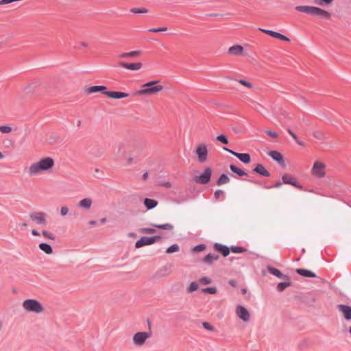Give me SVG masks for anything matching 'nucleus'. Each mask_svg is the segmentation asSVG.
<instances>
[{
    "label": "nucleus",
    "instance_id": "36",
    "mask_svg": "<svg viewBox=\"0 0 351 351\" xmlns=\"http://www.w3.org/2000/svg\"><path fill=\"white\" fill-rule=\"evenodd\" d=\"M230 169H231V171L232 172H234L235 173H237L240 176L246 175V173L244 171H243L242 169L238 168L235 165H231L230 166Z\"/></svg>",
    "mask_w": 351,
    "mask_h": 351
},
{
    "label": "nucleus",
    "instance_id": "1",
    "mask_svg": "<svg viewBox=\"0 0 351 351\" xmlns=\"http://www.w3.org/2000/svg\"><path fill=\"white\" fill-rule=\"evenodd\" d=\"M55 160L50 156L43 157L35 162L32 163L28 169L31 176H36L43 173H51L54 167Z\"/></svg>",
    "mask_w": 351,
    "mask_h": 351
},
{
    "label": "nucleus",
    "instance_id": "5",
    "mask_svg": "<svg viewBox=\"0 0 351 351\" xmlns=\"http://www.w3.org/2000/svg\"><path fill=\"white\" fill-rule=\"evenodd\" d=\"M194 153L197 157V160L201 164L205 163L208 158V146L204 143H198L195 149Z\"/></svg>",
    "mask_w": 351,
    "mask_h": 351
},
{
    "label": "nucleus",
    "instance_id": "19",
    "mask_svg": "<svg viewBox=\"0 0 351 351\" xmlns=\"http://www.w3.org/2000/svg\"><path fill=\"white\" fill-rule=\"evenodd\" d=\"M283 183L293 185L297 188H301V186L298 183L297 180L293 176L289 174H284L282 177Z\"/></svg>",
    "mask_w": 351,
    "mask_h": 351
},
{
    "label": "nucleus",
    "instance_id": "35",
    "mask_svg": "<svg viewBox=\"0 0 351 351\" xmlns=\"http://www.w3.org/2000/svg\"><path fill=\"white\" fill-rule=\"evenodd\" d=\"M198 285L195 282H192L189 284V285L186 287V291L189 293H193L198 289Z\"/></svg>",
    "mask_w": 351,
    "mask_h": 351
},
{
    "label": "nucleus",
    "instance_id": "3",
    "mask_svg": "<svg viewBox=\"0 0 351 351\" xmlns=\"http://www.w3.org/2000/svg\"><path fill=\"white\" fill-rule=\"evenodd\" d=\"M85 92L88 94H92L97 92H101L104 95H106L111 99H122L129 97V94L118 91H108L107 87L105 86H92L85 88Z\"/></svg>",
    "mask_w": 351,
    "mask_h": 351
},
{
    "label": "nucleus",
    "instance_id": "7",
    "mask_svg": "<svg viewBox=\"0 0 351 351\" xmlns=\"http://www.w3.org/2000/svg\"><path fill=\"white\" fill-rule=\"evenodd\" d=\"M326 165L321 160L314 162L311 170V175L318 179L323 178L326 176Z\"/></svg>",
    "mask_w": 351,
    "mask_h": 351
},
{
    "label": "nucleus",
    "instance_id": "18",
    "mask_svg": "<svg viewBox=\"0 0 351 351\" xmlns=\"http://www.w3.org/2000/svg\"><path fill=\"white\" fill-rule=\"evenodd\" d=\"M337 308L346 319L351 320V306L339 304Z\"/></svg>",
    "mask_w": 351,
    "mask_h": 351
},
{
    "label": "nucleus",
    "instance_id": "21",
    "mask_svg": "<svg viewBox=\"0 0 351 351\" xmlns=\"http://www.w3.org/2000/svg\"><path fill=\"white\" fill-rule=\"evenodd\" d=\"M141 54V51H132L130 52H124L119 55L121 59H132L140 56Z\"/></svg>",
    "mask_w": 351,
    "mask_h": 351
},
{
    "label": "nucleus",
    "instance_id": "4",
    "mask_svg": "<svg viewBox=\"0 0 351 351\" xmlns=\"http://www.w3.org/2000/svg\"><path fill=\"white\" fill-rule=\"evenodd\" d=\"M23 308L27 313L40 314L44 312L43 305L35 299H27L22 303Z\"/></svg>",
    "mask_w": 351,
    "mask_h": 351
},
{
    "label": "nucleus",
    "instance_id": "60",
    "mask_svg": "<svg viewBox=\"0 0 351 351\" xmlns=\"http://www.w3.org/2000/svg\"><path fill=\"white\" fill-rule=\"evenodd\" d=\"M162 186H164L166 188H171V184L169 182H167L162 184Z\"/></svg>",
    "mask_w": 351,
    "mask_h": 351
},
{
    "label": "nucleus",
    "instance_id": "47",
    "mask_svg": "<svg viewBox=\"0 0 351 351\" xmlns=\"http://www.w3.org/2000/svg\"><path fill=\"white\" fill-rule=\"evenodd\" d=\"M217 140L223 144L226 145L228 143V140L227 137L223 134L217 136Z\"/></svg>",
    "mask_w": 351,
    "mask_h": 351
},
{
    "label": "nucleus",
    "instance_id": "34",
    "mask_svg": "<svg viewBox=\"0 0 351 351\" xmlns=\"http://www.w3.org/2000/svg\"><path fill=\"white\" fill-rule=\"evenodd\" d=\"M268 270L270 274L277 276L278 278H282L284 277L283 274L281 273L280 270L274 267H269Z\"/></svg>",
    "mask_w": 351,
    "mask_h": 351
},
{
    "label": "nucleus",
    "instance_id": "37",
    "mask_svg": "<svg viewBox=\"0 0 351 351\" xmlns=\"http://www.w3.org/2000/svg\"><path fill=\"white\" fill-rule=\"evenodd\" d=\"M124 165L130 166L134 163V158L131 154H128L124 156Z\"/></svg>",
    "mask_w": 351,
    "mask_h": 351
},
{
    "label": "nucleus",
    "instance_id": "42",
    "mask_svg": "<svg viewBox=\"0 0 351 351\" xmlns=\"http://www.w3.org/2000/svg\"><path fill=\"white\" fill-rule=\"evenodd\" d=\"M199 282L202 284V285H209V284H211L212 283V280L211 278H208V277H202V278H200L199 279Z\"/></svg>",
    "mask_w": 351,
    "mask_h": 351
},
{
    "label": "nucleus",
    "instance_id": "48",
    "mask_svg": "<svg viewBox=\"0 0 351 351\" xmlns=\"http://www.w3.org/2000/svg\"><path fill=\"white\" fill-rule=\"evenodd\" d=\"M258 112H263V111H266L267 109L265 107L262 105L260 103H256L255 104V108H254Z\"/></svg>",
    "mask_w": 351,
    "mask_h": 351
},
{
    "label": "nucleus",
    "instance_id": "57",
    "mask_svg": "<svg viewBox=\"0 0 351 351\" xmlns=\"http://www.w3.org/2000/svg\"><path fill=\"white\" fill-rule=\"evenodd\" d=\"M229 284L233 287H236L237 285V282L235 280H230Z\"/></svg>",
    "mask_w": 351,
    "mask_h": 351
},
{
    "label": "nucleus",
    "instance_id": "26",
    "mask_svg": "<svg viewBox=\"0 0 351 351\" xmlns=\"http://www.w3.org/2000/svg\"><path fill=\"white\" fill-rule=\"evenodd\" d=\"M219 258V256L217 254H208L205 256L203 261L208 265H211L214 261H217Z\"/></svg>",
    "mask_w": 351,
    "mask_h": 351
},
{
    "label": "nucleus",
    "instance_id": "40",
    "mask_svg": "<svg viewBox=\"0 0 351 351\" xmlns=\"http://www.w3.org/2000/svg\"><path fill=\"white\" fill-rule=\"evenodd\" d=\"M178 250H179L178 245H176V244H174V245H172L171 246H170L169 247H168L167 249L166 252L168 253V254H171V253H173V252H176Z\"/></svg>",
    "mask_w": 351,
    "mask_h": 351
},
{
    "label": "nucleus",
    "instance_id": "8",
    "mask_svg": "<svg viewBox=\"0 0 351 351\" xmlns=\"http://www.w3.org/2000/svg\"><path fill=\"white\" fill-rule=\"evenodd\" d=\"M212 173V169L210 167H207L201 175L194 177V181L198 184H206L210 182Z\"/></svg>",
    "mask_w": 351,
    "mask_h": 351
},
{
    "label": "nucleus",
    "instance_id": "50",
    "mask_svg": "<svg viewBox=\"0 0 351 351\" xmlns=\"http://www.w3.org/2000/svg\"><path fill=\"white\" fill-rule=\"evenodd\" d=\"M167 30V27H159V28L149 29L148 31L150 32H166Z\"/></svg>",
    "mask_w": 351,
    "mask_h": 351
},
{
    "label": "nucleus",
    "instance_id": "49",
    "mask_svg": "<svg viewBox=\"0 0 351 351\" xmlns=\"http://www.w3.org/2000/svg\"><path fill=\"white\" fill-rule=\"evenodd\" d=\"M131 12L136 14H141L147 12V10L145 8H132Z\"/></svg>",
    "mask_w": 351,
    "mask_h": 351
},
{
    "label": "nucleus",
    "instance_id": "10",
    "mask_svg": "<svg viewBox=\"0 0 351 351\" xmlns=\"http://www.w3.org/2000/svg\"><path fill=\"white\" fill-rule=\"evenodd\" d=\"M160 237L159 236L153 237H143L140 240L136 242L135 247L136 248H140L145 245H150L160 240Z\"/></svg>",
    "mask_w": 351,
    "mask_h": 351
},
{
    "label": "nucleus",
    "instance_id": "45",
    "mask_svg": "<svg viewBox=\"0 0 351 351\" xmlns=\"http://www.w3.org/2000/svg\"><path fill=\"white\" fill-rule=\"evenodd\" d=\"M333 0H314L315 3L319 5H328Z\"/></svg>",
    "mask_w": 351,
    "mask_h": 351
},
{
    "label": "nucleus",
    "instance_id": "23",
    "mask_svg": "<svg viewBox=\"0 0 351 351\" xmlns=\"http://www.w3.org/2000/svg\"><path fill=\"white\" fill-rule=\"evenodd\" d=\"M254 171L265 177L270 176L269 172L261 164H258L254 169Z\"/></svg>",
    "mask_w": 351,
    "mask_h": 351
},
{
    "label": "nucleus",
    "instance_id": "12",
    "mask_svg": "<svg viewBox=\"0 0 351 351\" xmlns=\"http://www.w3.org/2000/svg\"><path fill=\"white\" fill-rule=\"evenodd\" d=\"M310 14L317 16L322 19H329L330 18V14L328 12L314 6L311 7Z\"/></svg>",
    "mask_w": 351,
    "mask_h": 351
},
{
    "label": "nucleus",
    "instance_id": "64",
    "mask_svg": "<svg viewBox=\"0 0 351 351\" xmlns=\"http://www.w3.org/2000/svg\"><path fill=\"white\" fill-rule=\"evenodd\" d=\"M5 158V155L0 151V160H3Z\"/></svg>",
    "mask_w": 351,
    "mask_h": 351
},
{
    "label": "nucleus",
    "instance_id": "29",
    "mask_svg": "<svg viewBox=\"0 0 351 351\" xmlns=\"http://www.w3.org/2000/svg\"><path fill=\"white\" fill-rule=\"evenodd\" d=\"M41 234L47 239L51 240V241H55L56 236L50 231H48L47 230H43L41 232Z\"/></svg>",
    "mask_w": 351,
    "mask_h": 351
},
{
    "label": "nucleus",
    "instance_id": "59",
    "mask_svg": "<svg viewBox=\"0 0 351 351\" xmlns=\"http://www.w3.org/2000/svg\"><path fill=\"white\" fill-rule=\"evenodd\" d=\"M32 235L34 236H40L41 233H40L39 232H38L35 229H33L32 230Z\"/></svg>",
    "mask_w": 351,
    "mask_h": 351
},
{
    "label": "nucleus",
    "instance_id": "53",
    "mask_svg": "<svg viewBox=\"0 0 351 351\" xmlns=\"http://www.w3.org/2000/svg\"><path fill=\"white\" fill-rule=\"evenodd\" d=\"M265 133L269 136L271 138H277L278 137V134L277 132H274V131H272V130H266L265 131Z\"/></svg>",
    "mask_w": 351,
    "mask_h": 351
},
{
    "label": "nucleus",
    "instance_id": "56",
    "mask_svg": "<svg viewBox=\"0 0 351 351\" xmlns=\"http://www.w3.org/2000/svg\"><path fill=\"white\" fill-rule=\"evenodd\" d=\"M203 326L205 328L208 329V330H212L213 329V326H211L207 322H204L203 324Z\"/></svg>",
    "mask_w": 351,
    "mask_h": 351
},
{
    "label": "nucleus",
    "instance_id": "62",
    "mask_svg": "<svg viewBox=\"0 0 351 351\" xmlns=\"http://www.w3.org/2000/svg\"><path fill=\"white\" fill-rule=\"evenodd\" d=\"M281 185H282V183H281L280 182H277L275 184L274 186H275V187H276V188H278V187H280Z\"/></svg>",
    "mask_w": 351,
    "mask_h": 351
},
{
    "label": "nucleus",
    "instance_id": "30",
    "mask_svg": "<svg viewBox=\"0 0 351 351\" xmlns=\"http://www.w3.org/2000/svg\"><path fill=\"white\" fill-rule=\"evenodd\" d=\"M230 182V178L226 175L222 174L217 182L218 186L227 184Z\"/></svg>",
    "mask_w": 351,
    "mask_h": 351
},
{
    "label": "nucleus",
    "instance_id": "51",
    "mask_svg": "<svg viewBox=\"0 0 351 351\" xmlns=\"http://www.w3.org/2000/svg\"><path fill=\"white\" fill-rule=\"evenodd\" d=\"M156 232L155 229L153 228H144L141 229V232L144 234H153Z\"/></svg>",
    "mask_w": 351,
    "mask_h": 351
},
{
    "label": "nucleus",
    "instance_id": "46",
    "mask_svg": "<svg viewBox=\"0 0 351 351\" xmlns=\"http://www.w3.org/2000/svg\"><path fill=\"white\" fill-rule=\"evenodd\" d=\"M290 285L289 283L288 282H280L278 285L277 286V289L279 291H282L283 290H285L287 287H288Z\"/></svg>",
    "mask_w": 351,
    "mask_h": 351
},
{
    "label": "nucleus",
    "instance_id": "27",
    "mask_svg": "<svg viewBox=\"0 0 351 351\" xmlns=\"http://www.w3.org/2000/svg\"><path fill=\"white\" fill-rule=\"evenodd\" d=\"M38 247L40 250L47 254H51L53 253V249L51 246L46 243H40Z\"/></svg>",
    "mask_w": 351,
    "mask_h": 351
},
{
    "label": "nucleus",
    "instance_id": "15",
    "mask_svg": "<svg viewBox=\"0 0 351 351\" xmlns=\"http://www.w3.org/2000/svg\"><path fill=\"white\" fill-rule=\"evenodd\" d=\"M93 205V199L90 197H85L77 202V207L82 210L88 211Z\"/></svg>",
    "mask_w": 351,
    "mask_h": 351
},
{
    "label": "nucleus",
    "instance_id": "25",
    "mask_svg": "<svg viewBox=\"0 0 351 351\" xmlns=\"http://www.w3.org/2000/svg\"><path fill=\"white\" fill-rule=\"evenodd\" d=\"M297 273L300 276L308 277V278H315L316 275L311 271L304 269H298L296 270Z\"/></svg>",
    "mask_w": 351,
    "mask_h": 351
},
{
    "label": "nucleus",
    "instance_id": "61",
    "mask_svg": "<svg viewBox=\"0 0 351 351\" xmlns=\"http://www.w3.org/2000/svg\"><path fill=\"white\" fill-rule=\"evenodd\" d=\"M19 226H20L21 228H27V226H28V225H27V223H26L23 222V223H21L19 224Z\"/></svg>",
    "mask_w": 351,
    "mask_h": 351
},
{
    "label": "nucleus",
    "instance_id": "17",
    "mask_svg": "<svg viewBox=\"0 0 351 351\" xmlns=\"http://www.w3.org/2000/svg\"><path fill=\"white\" fill-rule=\"evenodd\" d=\"M268 155L275 161L278 162L282 167H285L286 165L282 155L277 151H271Z\"/></svg>",
    "mask_w": 351,
    "mask_h": 351
},
{
    "label": "nucleus",
    "instance_id": "54",
    "mask_svg": "<svg viewBox=\"0 0 351 351\" xmlns=\"http://www.w3.org/2000/svg\"><path fill=\"white\" fill-rule=\"evenodd\" d=\"M223 195V191L221 190H217L214 193V197L216 199H218L221 196Z\"/></svg>",
    "mask_w": 351,
    "mask_h": 351
},
{
    "label": "nucleus",
    "instance_id": "2",
    "mask_svg": "<svg viewBox=\"0 0 351 351\" xmlns=\"http://www.w3.org/2000/svg\"><path fill=\"white\" fill-rule=\"evenodd\" d=\"M158 80L149 81L143 84L141 88L136 91L134 95L136 96H151L156 95L163 90V86L159 84Z\"/></svg>",
    "mask_w": 351,
    "mask_h": 351
},
{
    "label": "nucleus",
    "instance_id": "38",
    "mask_svg": "<svg viewBox=\"0 0 351 351\" xmlns=\"http://www.w3.org/2000/svg\"><path fill=\"white\" fill-rule=\"evenodd\" d=\"M12 132V128L9 125H1L0 132L2 134H10Z\"/></svg>",
    "mask_w": 351,
    "mask_h": 351
},
{
    "label": "nucleus",
    "instance_id": "22",
    "mask_svg": "<svg viewBox=\"0 0 351 351\" xmlns=\"http://www.w3.org/2000/svg\"><path fill=\"white\" fill-rule=\"evenodd\" d=\"M214 249L222 254L224 256H227L230 254V248L219 243H215L214 245Z\"/></svg>",
    "mask_w": 351,
    "mask_h": 351
},
{
    "label": "nucleus",
    "instance_id": "33",
    "mask_svg": "<svg viewBox=\"0 0 351 351\" xmlns=\"http://www.w3.org/2000/svg\"><path fill=\"white\" fill-rule=\"evenodd\" d=\"M311 7L312 6H308V5H298V6L295 7V10L299 12H304V13L310 14Z\"/></svg>",
    "mask_w": 351,
    "mask_h": 351
},
{
    "label": "nucleus",
    "instance_id": "14",
    "mask_svg": "<svg viewBox=\"0 0 351 351\" xmlns=\"http://www.w3.org/2000/svg\"><path fill=\"white\" fill-rule=\"evenodd\" d=\"M119 66L131 71H138L143 67V64L140 62L133 63L120 62H119Z\"/></svg>",
    "mask_w": 351,
    "mask_h": 351
},
{
    "label": "nucleus",
    "instance_id": "16",
    "mask_svg": "<svg viewBox=\"0 0 351 351\" xmlns=\"http://www.w3.org/2000/svg\"><path fill=\"white\" fill-rule=\"evenodd\" d=\"M228 53L230 56H243L244 53V48L240 45H234L229 47Z\"/></svg>",
    "mask_w": 351,
    "mask_h": 351
},
{
    "label": "nucleus",
    "instance_id": "31",
    "mask_svg": "<svg viewBox=\"0 0 351 351\" xmlns=\"http://www.w3.org/2000/svg\"><path fill=\"white\" fill-rule=\"evenodd\" d=\"M153 226L158 228L159 229L166 230H172L173 229V226L171 223H165V224H154Z\"/></svg>",
    "mask_w": 351,
    "mask_h": 351
},
{
    "label": "nucleus",
    "instance_id": "44",
    "mask_svg": "<svg viewBox=\"0 0 351 351\" xmlns=\"http://www.w3.org/2000/svg\"><path fill=\"white\" fill-rule=\"evenodd\" d=\"M202 292L209 294H215L217 293V289L215 287H208L203 289Z\"/></svg>",
    "mask_w": 351,
    "mask_h": 351
},
{
    "label": "nucleus",
    "instance_id": "24",
    "mask_svg": "<svg viewBox=\"0 0 351 351\" xmlns=\"http://www.w3.org/2000/svg\"><path fill=\"white\" fill-rule=\"evenodd\" d=\"M158 202L153 199L145 198L144 199V205L147 210L152 209L158 205Z\"/></svg>",
    "mask_w": 351,
    "mask_h": 351
},
{
    "label": "nucleus",
    "instance_id": "58",
    "mask_svg": "<svg viewBox=\"0 0 351 351\" xmlns=\"http://www.w3.org/2000/svg\"><path fill=\"white\" fill-rule=\"evenodd\" d=\"M160 269L162 271H167V275H169L171 274V271H169V269L168 268L167 266H164Z\"/></svg>",
    "mask_w": 351,
    "mask_h": 351
},
{
    "label": "nucleus",
    "instance_id": "43",
    "mask_svg": "<svg viewBox=\"0 0 351 351\" xmlns=\"http://www.w3.org/2000/svg\"><path fill=\"white\" fill-rule=\"evenodd\" d=\"M69 209L66 206H62L60 208V213L62 217H65L69 214Z\"/></svg>",
    "mask_w": 351,
    "mask_h": 351
},
{
    "label": "nucleus",
    "instance_id": "13",
    "mask_svg": "<svg viewBox=\"0 0 351 351\" xmlns=\"http://www.w3.org/2000/svg\"><path fill=\"white\" fill-rule=\"evenodd\" d=\"M223 149L230 153L231 154L234 155V156L237 157L241 161L245 164H248L251 160V157L249 154L237 153L226 147H223Z\"/></svg>",
    "mask_w": 351,
    "mask_h": 351
},
{
    "label": "nucleus",
    "instance_id": "39",
    "mask_svg": "<svg viewBox=\"0 0 351 351\" xmlns=\"http://www.w3.org/2000/svg\"><path fill=\"white\" fill-rule=\"evenodd\" d=\"M238 82H239L240 84H241V85H243V86H245V87L248 88H250V89H251V88H254V85H253V84H252V83H251V82H248V81H246V80H238Z\"/></svg>",
    "mask_w": 351,
    "mask_h": 351
},
{
    "label": "nucleus",
    "instance_id": "52",
    "mask_svg": "<svg viewBox=\"0 0 351 351\" xmlns=\"http://www.w3.org/2000/svg\"><path fill=\"white\" fill-rule=\"evenodd\" d=\"M205 249H206L205 245L201 244V245H198L195 246L193 249V251L197 252H202V251L204 250Z\"/></svg>",
    "mask_w": 351,
    "mask_h": 351
},
{
    "label": "nucleus",
    "instance_id": "9",
    "mask_svg": "<svg viewBox=\"0 0 351 351\" xmlns=\"http://www.w3.org/2000/svg\"><path fill=\"white\" fill-rule=\"evenodd\" d=\"M235 313L237 317L244 322H249L250 320V313L248 310L242 305H237L235 308Z\"/></svg>",
    "mask_w": 351,
    "mask_h": 351
},
{
    "label": "nucleus",
    "instance_id": "28",
    "mask_svg": "<svg viewBox=\"0 0 351 351\" xmlns=\"http://www.w3.org/2000/svg\"><path fill=\"white\" fill-rule=\"evenodd\" d=\"M312 136L318 140H324L326 138L325 134L322 131L318 130H313L312 132Z\"/></svg>",
    "mask_w": 351,
    "mask_h": 351
},
{
    "label": "nucleus",
    "instance_id": "11",
    "mask_svg": "<svg viewBox=\"0 0 351 351\" xmlns=\"http://www.w3.org/2000/svg\"><path fill=\"white\" fill-rule=\"evenodd\" d=\"M30 217L38 225L45 226L47 224V215L43 212L35 213L31 215Z\"/></svg>",
    "mask_w": 351,
    "mask_h": 351
},
{
    "label": "nucleus",
    "instance_id": "55",
    "mask_svg": "<svg viewBox=\"0 0 351 351\" xmlns=\"http://www.w3.org/2000/svg\"><path fill=\"white\" fill-rule=\"evenodd\" d=\"M287 132H288V133H289V134L292 136V138H293L295 141H296V142H297L299 145H302L300 142H298L297 136H296V135H295V134H294V133H293V132L290 129L287 130Z\"/></svg>",
    "mask_w": 351,
    "mask_h": 351
},
{
    "label": "nucleus",
    "instance_id": "41",
    "mask_svg": "<svg viewBox=\"0 0 351 351\" xmlns=\"http://www.w3.org/2000/svg\"><path fill=\"white\" fill-rule=\"evenodd\" d=\"M232 251L233 253H242V252H244L246 251L245 249L241 247H238V246H232L230 249V251Z\"/></svg>",
    "mask_w": 351,
    "mask_h": 351
},
{
    "label": "nucleus",
    "instance_id": "32",
    "mask_svg": "<svg viewBox=\"0 0 351 351\" xmlns=\"http://www.w3.org/2000/svg\"><path fill=\"white\" fill-rule=\"evenodd\" d=\"M115 154L118 157L125 156L126 155V149L123 145H119Z\"/></svg>",
    "mask_w": 351,
    "mask_h": 351
},
{
    "label": "nucleus",
    "instance_id": "20",
    "mask_svg": "<svg viewBox=\"0 0 351 351\" xmlns=\"http://www.w3.org/2000/svg\"><path fill=\"white\" fill-rule=\"evenodd\" d=\"M260 31L272 36V37H274V38H278L280 40H284V41H287L289 42L290 40L289 38H287V36L278 33V32H274V31H271V30H267V29H261V28H259L258 29Z\"/></svg>",
    "mask_w": 351,
    "mask_h": 351
},
{
    "label": "nucleus",
    "instance_id": "63",
    "mask_svg": "<svg viewBox=\"0 0 351 351\" xmlns=\"http://www.w3.org/2000/svg\"><path fill=\"white\" fill-rule=\"evenodd\" d=\"M89 224L92 225V226H95V225L97 224V221H94V220H91V221H89Z\"/></svg>",
    "mask_w": 351,
    "mask_h": 351
},
{
    "label": "nucleus",
    "instance_id": "6",
    "mask_svg": "<svg viewBox=\"0 0 351 351\" xmlns=\"http://www.w3.org/2000/svg\"><path fill=\"white\" fill-rule=\"evenodd\" d=\"M152 337L151 332L139 331L132 336V343L135 347L141 348L144 346L147 341Z\"/></svg>",
    "mask_w": 351,
    "mask_h": 351
}]
</instances>
